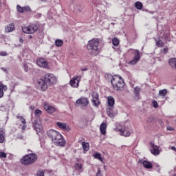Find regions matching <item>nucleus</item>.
<instances>
[{"label": "nucleus", "mask_w": 176, "mask_h": 176, "mask_svg": "<svg viewBox=\"0 0 176 176\" xmlns=\"http://www.w3.org/2000/svg\"><path fill=\"white\" fill-rule=\"evenodd\" d=\"M38 86H40L43 91L47 90L48 86H53L57 83V77L53 74L47 73L44 76L41 77L37 81Z\"/></svg>", "instance_id": "f257e3e1"}, {"label": "nucleus", "mask_w": 176, "mask_h": 176, "mask_svg": "<svg viewBox=\"0 0 176 176\" xmlns=\"http://www.w3.org/2000/svg\"><path fill=\"white\" fill-rule=\"evenodd\" d=\"M47 137L51 140L53 144L58 146H65L66 141L60 132L51 129L47 132Z\"/></svg>", "instance_id": "f03ea898"}, {"label": "nucleus", "mask_w": 176, "mask_h": 176, "mask_svg": "<svg viewBox=\"0 0 176 176\" xmlns=\"http://www.w3.org/2000/svg\"><path fill=\"white\" fill-rule=\"evenodd\" d=\"M98 46H100V40L98 38H93L88 42L87 49L91 50V54L92 56H98V53L100 52Z\"/></svg>", "instance_id": "7ed1b4c3"}, {"label": "nucleus", "mask_w": 176, "mask_h": 176, "mask_svg": "<svg viewBox=\"0 0 176 176\" xmlns=\"http://www.w3.org/2000/svg\"><path fill=\"white\" fill-rule=\"evenodd\" d=\"M111 83L114 90H116L117 91L122 90V89L124 87V80H123L122 76L119 75L113 76L111 80Z\"/></svg>", "instance_id": "20e7f679"}, {"label": "nucleus", "mask_w": 176, "mask_h": 176, "mask_svg": "<svg viewBox=\"0 0 176 176\" xmlns=\"http://www.w3.org/2000/svg\"><path fill=\"white\" fill-rule=\"evenodd\" d=\"M38 160V155L35 153H30L24 155L21 160V164L24 166H28L29 164H33L34 162Z\"/></svg>", "instance_id": "39448f33"}, {"label": "nucleus", "mask_w": 176, "mask_h": 176, "mask_svg": "<svg viewBox=\"0 0 176 176\" xmlns=\"http://www.w3.org/2000/svg\"><path fill=\"white\" fill-rule=\"evenodd\" d=\"M39 29V25L34 24L32 25L23 26L22 31L24 34H35L36 31Z\"/></svg>", "instance_id": "423d86ee"}, {"label": "nucleus", "mask_w": 176, "mask_h": 176, "mask_svg": "<svg viewBox=\"0 0 176 176\" xmlns=\"http://www.w3.org/2000/svg\"><path fill=\"white\" fill-rule=\"evenodd\" d=\"M115 131H118L120 133V135H122L123 137H130L131 134L130 131H129V130L126 129V128L123 127L120 124H116Z\"/></svg>", "instance_id": "0eeeda50"}, {"label": "nucleus", "mask_w": 176, "mask_h": 176, "mask_svg": "<svg viewBox=\"0 0 176 176\" xmlns=\"http://www.w3.org/2000/svg\"><path fill=\"white\" fill-rule=\"evenodd\" d=\"M81 79V76L73 77L72 79H71L69 81V85L71 87H73V89H78V87H79V83H80Z\"/></svg>", "instance_id": "6e6552de"}, {"label": "nucleus", "mask_w": 176, "mask_h": 176, "mask_svg": "<svg viewBox=\"0 0 176 176\" xmlns=\"http://www.w3.org/2000/svg\"><path fill=\"white\" fill-rule=\"evenodd\" d=\"M34 130H36L37 134L43 133V127L42 126V122L41 120L37 119L33 122Z\"/></svg>", "instance_id": "1a4fd4ad"}, {"label": "nucleus", "mask_w": 176, "mask_h": 176, "mask_svg": "<svg viewBox=\"0 0 176 176\" xmlns=\"http://www.w3.org/2000/svg\"><path fill=\"white\" fill-rule=\"evenodd\" d=\"M36 64L41 68H47L49 62H47L45 58H39L36 60Z\"/></svg>", "instance_id": "9d476101"}, {"label": "nucleus", "mask_w": 176, "mask_h": 176, "mask_svg": "<svg viewBox=\"0 0 176 176\" xmlns=\"http://www.w3.org/2000/svg\"><path fill=\"white\" fill-rule=\"evenodd\" d=\"M77 105H82V107H87L89 105V99L86 97H81L76 101Z\"/></svg>", "instance_id": "9b49d317"}, {"label": "nucleus", "mask_w": 176, "mask_h": 176, "mask_svg": "<svg viewBox=\"0 0 176 176\" xmlns=\"http://www.w3.org/2000/svg\"><path fill=\"white\" fill-rule=\"evenodd\" d=\"M141 58V56H140V51L136 50L135 52V56L133 58V60H130L128 64H129V65H135V64H137V63H138V61H140V59Z\"/></svg>", "instance_id": "f8f14e48"}, {"label": "nucleus", "mask_w": 176, "mask_h": 176, "mask_svg": "<svg viewBox=\"0 0 176 176\" xmlns=\"http://www.w3.org/2000/svg\"><path fill=\"white\" fill-rule=\"evenodd\" d=\"M56 126H58V129H60V130H65V131H71V126H69V124L65 122H57Z\"/></svg>", "instance_id": "ddd939ff"}, {"label": "nucleus", "mask_w": 176, "mask_h": 176, "mask_svg": "<svg viewBox=\"0 0 176 176\" xmlns=\"http://www.w3.org/2000/svg\"><path fill=\"white\" fill-rule=\"evenodd\" d=\"M100 96L97 92H93L92 94V102L95 107H98L101 102H100Z\"/></svg>", "instance_id": "4468645a"}, {"label": "nucleus", "mask_w": 176, "mask_h": 176, "mask_svg": "<svg viewBox=\"0 0 176 176\" xmlns=\"http://www.w3.org/2000/svg\"><path fill=\"white\" fill-rule=\"evenodd\" d=\"M43 108L47 113H54V112H56V108L50 105L48 102H44Z\"/></svg>", "instance_id": "2eb2a0df"}, {"label": "nucleus", "mask_w": 176, "mask_h": 176, "mask_svg": "<svg viewBox=\"0 0 176 176\" xmlns=\"http://www.w3.org/2000/svg\"><path fill=\"white\" fill-rule=\"evenodd\" d=\"M150 152L152 153V155H154V156H157L158 155H160L159 146L155 145L154 144H151Z\"/></svg>", "instance_id": "dca6fc26"}, {"label": "nucleus", "mask_w": 176, "mask_h": 176, "mask_svg": "<svg viewBox=\"0 0 176 176\" xmlns=\"http://www.w3.org/2000/svg\"><path fill=\"white\" fill-rule=\"evenodd\" d=\"M113 109H115V107H107V113L109 118H113L116 116V113Z\"/></svg>", "instance_id": "f3484780"}, {"label": "nucleus", "mask_w": 176, "mask_h": 176, "mask_svg": "<svg viewBox=\"0 0 176 176\" xmlns=\"http://www.w3.org/2000/svg\"><path fill=\"white\" fill-rule=\"evenodd\" d=\"M6 90H8V87L3 85V83L0 81V98H2V97H3V91H6Z\"/></svg>", "instance_id": "a211bd4d"}, {"label": "nucleus", "mask_w": 176, "mask_h": 176, "mask_svg": "<svg viewBox=\"0 0 176 176\" xmlns=\"http://www.w3.org/2000/svg\"><path fill=\"white\" fill-rule=\"evenodd\" d=\"M107 107H115V99L112 96L107 97Z\"/></svg>", "instance_id": "6ab92c4d"}, {"label": "nucleus", "mask_w": 176, "mask_h": 176, "mask_svg": "<svg viewBox=\"0 0 176 176\" xmlns=\"http://www.w3.org/2000/svg\"><path fill=\"white\" fill-rule=\"evenodd\" d=\"M100 130L101 134H102V135H105V134H107V123H102L100 126Z\"/></svg>", "instance_id": "aec40b11"}, {"label": "nucleus", "mask_w": 176, "mask_h": 176, "mask_svg": "<svg viewBox=\"0 0 176 176\" xmlns=\"http://www.w3.org/2000/svg\"><path fill=\"white\" fill-rule=\"evenodd\" d=\"M93 157H94V159H96V160H99L100 162H101V163H103V164L105 163L104 162V158L101 157L100 153L96 152L94 153Z\"/></svg>", "instance_id": "412c9836"}, {"label": "nucleus", "mask_w": 176, "mask_h": 176, "mask_svg": "<svg viewBox=\"0 0 176 176\" xmlns=\"http://www.w3.org/2000/svg\"><path fill=\"white\" fill-rule=\"evenodd\" d=\"M93 157H94V159H96V160H99L100 162H101V163H103V164L105 163L104 162V158L101 157L100 153L96 152L94 153Z\"/></svg>", "instance_id": "4be33fe9"}, {"label": "nucleus", "mask_w": 176, "mask_h": 176, "mask_svg": "<svg viewBox=\"0 0 176 176\" xmlns=\"http://www.w3.org/2000/svg\"><path fill=\"white\" fill-rule=\"evenodd\" d=\"M142 164L144 168H147L148 170H151V168H153V165L152 164V163L146 160L143 161Z\"/></svg>", "instance_id": "5701e85b"}, {"label": "nucleus", "mask_w": 176, "mask_h": 176, "mask_svg": "<svg viewBox=\"0 0 176 176\" xmlns=\"http://www.w3.org/2000/svg\"><path fill=\"white\" fill-rule=\"evenodd\" d=\"M81 145L84 152H88V151L90 149V144H89V142H82Z\"/></svg>", "instance_id": "b1692460"}, {"label": "nucleus", "mask_w": 176, "mask_h": 176, "mask_svg": "<svg viewBox=\"0 0 176 176\" xmlns=\"http://www.w3.org/2000/svg\"><path fill=\"white\" fill-rule=\"evenodd\" d=\"M6 32H12V31H14V23H10L6 28H5Z\"/></svg>", "instance_id": "393cba45"}, {"label": "nucleus", "mask_w": 176, "mask_h": 176, "mask_svg": "<svg viewBox=\"0 0 176 176\" xmlns=\"http://www.w3.org/2000/svg\"><path fill=\"white\" fill-rule=\"evenodd\" d=\"M5 142V132L0 129V144H3Z\"/></svg>", "instance_id": "a878e982"}, {"label": "nucleus", "mask_w": 176, "mask_h": 176, "mask_svg": "<svg viewBox=\"0 0 176 176\" xmlns=\"http://www.w3.org/2000/svg\"><path fill=\"white\" fill-rule=\"evenodd\" d=\"M155 45L157 47H163V46H164V43L163 42V41L162 40H157V39H155Z\"/></svg>", "instance_id": "bb28decb"}, {"label": "nucleus", "mask_w": 176, "mask_h": 176, "mask_svg": "<svg viewBox=\"0 0 176 176\" xmlns=\"http://www.w3.org/2000/svg\"><path fill=\"white\" fill-rule=\"evenodd\" d=\"M135 7L136 8V9H138V10H141V9L144 8V6L142 5V3H141L140 1H136L135 3Z\"/></svg>", "instance_id": "cd10ccee"}, {"label": "nucleus", "mask_w": 176, "mask_h": 176, "mask_svg": "<svg viewBox=\"0 0 176 176\" xmlns=\"http://www.w3.org/2000/svg\"><path fill=\"white\" fill-rule=\"evenodd\" d=\"M64 42L63 41V40H60V39H56L55 41V45L57 47H61V46H63Z\"/></svg>", "instance_id": "c85d7f7f"}, {"label": "nucleus", "mask_w": 176, "mask_h": 176, "mask_svg": "<svg viewBox=\"0 0 176 176\" xmlns=\"http://www.w3.org/2000/svg\"><path fill=\"white\" fill-rule=\"evenodd\" d=\"M75 168L76 170H77V171L82 173V168H83V165H82V164L77 163L75 165Z\"/></svg>", "instance_id": "c756f323"}, {"label": "nucleus", "mask_w": 176, "mask_h": 176, "mask_svg": "<svg viewBox=\"0 0 176 176\" xmlns=\"http://www.w3.org/2000/svg\"><path fill=\"white\" fill-rule=\"evenodd\" d=\"M119 39L116 37H114L113 39H112V44L113 45V46H119Z\"/></svg>", "instance_id": "7c9ffc66"}, {"label": "nucleus", "mask_w": 176, "mask_h": 176, "mask_svg": "<svg viewBox=\"0 0 176 176\" xmlns=\"http://www.w3.org/2000/svg\"><path fill=\"white\" fill-rule=\"evenodd\" d=\"M140 87H135V89H134V93H135V97H139L140 96Z\"/></svg>", "instance_id": "2f4dec72"}, {"label": "nucleus", "mask_w": 176, "mask_h": 176, "mask_svg": "<svg viewBox=\"0 0 176 176\" xmlns=\"http://www.w3.org/2000/svg\"><path fill=\"white\" fill-rule=\"evenodd\" d=\"M6 6V0H0V10Z\"/></svg>", "instance_id": "473e14b6"}, {"label": "nucleus", "mask_w": 176, "mask_h": 176, "mask_svg": "<svg viewBox=\"0 0 176 176\" xmlns=\"http://www.w3.org/2000/svg\"><path fill=\"white\" fill-rule=\"evenodd\" d=\"M16 10L19 13H24L23 7L20 6V5L16 6Z\"/></svg>", "instance_id": "72a5a7b5"}, {"label": "nucleus", "mask_w": 176, "mask_h": 176, "mask_svg": "<svg viewBox=\"0 0 176 176\" xmlns=\"http://www.w3.org/2000/svg\"><path fill=\"white\" fill-rule=\"evenodd\" d=\"M159 94H160V96L164 97V96H166V94H167V89L160 90Z\"/></svg>", "instance_id": "f704fd0d"}, {"label": "nucleus", "mask_w": 176, "mask_h": 176, "mask_svg": "<svg viewBox=\"0 0 176 176\" xmlns=\"http://www.w3.org/2000/svg\"><path fill=\"white\" fill-rule=\"evenodd\" d=\"M35 116H41L42 115V111L41 109H37L34 111Z\"/></svg>", "instance_id": "c9c22d12"}, {"label": "nucleus", "mask_w": 176, "mask_h": 176, "mask_svg": "<svg viewBox=\"0 0 176 176\" xmlns=\"http://www.w3.org/2000/svg\"><path fill=\"white\" fill-rule=\"evenodd\" d=\"M24 12H31V8L28 6L23 7V13Z\"/></svg>", "instance_id": "e433bc0d"}, {"label": "nucleus", "mask_w": 176, "mask_h": 176, "mask_svg": "<svg viewBox=\"0 0 176 176\" xmlns=\"http://www.w3.org/2000/svg\"><path fill=\"white\" fill-rule=\"evenodd\" d=\"M36 175L37 176H44L45 172H43V170H38V171H37Z\"/></svg>", "instance_id": "4c0bfd02"}, {"label": "nucleus", "mask_w": 176, "mask_h": 176, "mask_svg": "<svg viewBox=\"0 0 176 176\" xmlns=\"http://www.w3.org/2000/svg\"><path fill=\"white\" fill-rule=\"evenodd\" d=\"M6 154L3 151H0V159L6 157Z\"/></svg>", "instance_id": "58836bf2"}, {"label": "nucleus", "mask_w": 176, "mask_h": 176, "mask_svg": "<svg viewBox=\"0 0 176 176\" xmlns=\"http://www.w3.org/2000/svg\"><path fill=\"white\" fill-rule=\"evenodd\" d=\"M0 56H1L2 57H6V56H8V52L5 51L1 52Z\"/></svg>", "instance_id": "ea45409f"}, {"label": "nucleus", "mask_w": 176, "mask_h": 176, "mask_svg": "<svg viewBox=\"0 0 176 176\" xmlns=\"http://www.w3.org/2000/svg\"><path fill=\"white\" fill-rule=\"evenodd\" d=\"M96 176H102V173H101V168H98Z\"/></svg>", "instance_id": "a19ab883"}, {"label": "nucleus", "mask_w": 176, "mask_h": 176, "mask_svg": "<svg viewBox=\"0 0 176 176\" xmlns=\"http://www.w3.org/2000/svg\"><path fill=\"white\" fill-rule=\"evenodd\" d=\"M153 107L154 108H157L159 107V104H157V102L156 100H154L153 102Z\"/></svg>", "instance_id": "79ce46f5"}, {"label": "nucleus", "mask_w": 176, "mask_h": 176, "mask_svg": "<svg viewBox=\"0 0 176 176\" xmlns=\"http://www.w3.org/2000/svg\"><path fill=\"white\" fill-rule=\"evenodd\" d=\"M23 68H24V70L25 72H28V64L24 63Z\"/></svg>", "instance_id": "37998d69"}, {"label": "nucleus", "mask_w": 176, "mask_h": 176, "mask_svg": "<svg viewBox=\"0 0 176 176\" xmlns=\"http://www.w3.org/2000/svg\"><path fill=\"white\" fill-rule=\"evenodd\" d=\"M162 52H163L164 54H167V53L168 52V47H164V48L162 50Z\"/></svg>", "instance_id": "c03bdc74"}, {"label": "nucleus", "mask_w": 176, "mask_h": 176, "mask_svg": "<svg viewBox=\"0 0 176 176\" xmlns=\"http://www.w3.org/2000/svg\"><path fill=\"white\" fill-rule=\"evenodd\" d=\"M20 121L21 122L22 124H26L27 122L25 121V119L23 118H21L20 120Z\"/></svg>", "instance_id": "a18cd8bd"}, {"label": "nucleus", "mask_w": 176, "mask_h": 176, "mask_svg": "<svg viewBox=\"0 0 176 176\" xmlns=\"http://www.w3.org/2000/svg\"><path fill=\"white\" fill-rule=\"evenodd\" d=\"M167 130H168V131H173L174 128L171 127V126H167Z\"/></svg>", "instance_id": "49530a36"}, {"label": "nucleus", "mask_w": 176, "mask_h": 176, "mask_svg": "<svg viewBox=\"0 0 176 176\" xmlns=\"http://www.w3.org/2000/svg\"><path fill=\"white\" fill-rule=\"evenodd\" d=\"M16 118H17V119H19V120H21V119L23 118V116H17Z\"/></svg>", "instance_id": "de8ad7c7"}, {"label": "nucleus", "mask_w": 176, "mask_h": 176, "mask_svg": "<svg viewBox=\"0 0 176 176\" xmlns=\"http://www.w3.org/2000/svg\"><path fill=\"white\" fill-rule=\"evenodd\" d=\"M81 71L82 72L87 71V67H85V68L82 67Z\"/></svg>", "instance_id": "09e8293b"}, {"label": "nucleus", "mask_w": 176, "mask_h": 176, "mask_svg": "<svg viewBox=\"0 0 176 176\" xmlns=\"http://www.w3.org/2000/svg\"><path fill=\"white\" fill-rule=\"evenodd\" d=\"M171 149H172V151H174L175 152H176V148H175V146H172V147H171Z\"/></svg>", "instance_id": "8fccbe9b"}, {"label": "nucleus", "mask_w": 176, "mask_h": 176, "mask_svg": "<svg viewBox=\"0 0 176 176\" xmlns=\"http://www.w3.org/2000/svg\"><path fill=\"white\" fill-rule=\"evenodd\" d=\"M30 109H31V111H34V109H35V107L30 106Z\"/></svg>", "instance_id": "3c124183"}, {"label": "nucleus", "mask_w": 176, "mask_h": 176, "mask_svg": "<svg viewBox=\"0 0 176 176\" xmlns=\"http://www.w3.org/2000/svg\"><path fill=\"white\" fill-rule=\"evenodd\" d=\"M26 128H27V125L23 124V126H22V130H24Z\"/></svg>", "instance_id": "603ef678"}, {"label": "nucleus", "mask_w": 176, "mask_h": 176, "mask_svg": "<svg viewBox=\"0 0 176 176\" xmlns=\"http://www.w3.org/2000/svg\"><path fill=\"white\" fill-rule=\"evenodd\" d=\"M19 42H20V43H23V42H24V41L23 40V38H20Z\"/></svg>", "instance_id": "864d4df0"}, {"label": "nucleus", "mask_w": 176, "mask_h": 176, "mask_svg": "<svg viewBox=\"0 0 176 176\" xmlns=\"http://www.w3.org/2000/svg\"><path fill=\"white\" fill-rule=\"evenodd\" d=\"M3 71H4V72H8V69H5V68H2Z\"/></svg>", "instance_id": "5fc2aeb1"}, {"label": "nucleus", "mask_w": 176, "mask_h": 176, "mask_svg": "<svg viewBox=\"0 0 176 176\" xmlns=\"http://www.w3.org/2000/svg\"><path fill=\"white\" fill-rule=\"evenodd\" d=\"M29 38L31 39V38H32V36H29Z\"/></svg>", "instance_id": "6e6d98bb"}, {"label": "nucleus", "mask_w": 176, "mask_h": 176, "mask_svg": "<svg viewBox=\"0 0 176 176\" xmlns=\"http://www.w3.org/2000/svg\"><path fill=\"white\" fill-rule=\"evenodd\" d=\"M156 166H157V167H160L159 164H156Z\"/></svg>", "instance_id": "4d7b16f0"}, {"label": "nucleus", "mask_w": 176, "mask_h": 176, "mask_svg": "<svg viewBox=\"0 0 176 176\" xmlns=\"http://www.w3.org/2000/svg\"><path fill=\"white\" fill-rule=\"evenodd\" d=\"M167 38V35H165V38Z\"/></svg>", "instance_id": "13d9d810"}]
</instances>
